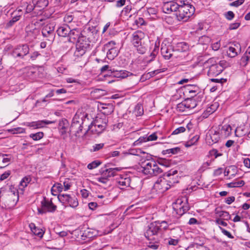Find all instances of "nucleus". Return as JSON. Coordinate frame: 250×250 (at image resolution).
Returning <instances> with one entry per match:
<instances>
[{
  "label": "nucleus",
  "instance_id": "obj_39",
  "mask_svg": "<svg viewBox=\"0 0 250 250\" xmlns=\"http://www.w3.org/2000/svg\"><path fill=\"white\" fill-rule=\"evenodd\" d=\"M148 247L153 250H157L159 247V238L153 241H150L147 245Z\"/></svg>",
  "mask_w": 250,
  "mask_h": 250
},
{
  "label": "nucleus",
  "instance_id": "obj_2",
  "mask_svg": "<svg viewBox=\"0 0 250 250\" xmlns=\"http://www.w3.org/2000/svg\"><path fill=\"white\" fill-rule=\"evenodd\" d=\"M170 173L167 174H163L162 177H160L155 182L154 185V188L159 193H163L170 188L175 183H177V180H170L168 176L170 175Z\"/></svg>",
  "mask_w": 250,
  "mask_h": 250
},
{
  "label": "nucleus",
  "instance_id": "obj_10",
  "mask_svg": "<svg viewBox=\"0 0 250 250\" xmlns=\"http://www.w3.org/2000/svg\"><path fill=\"white\" fill-rule=\"evenodd\" d=\"M43 37L47 38V40L52 42L55 38L54 26L52 24L44 25L42 30Z\"/></svg>",
  "mask_w": 250,
  "mask_h": 250
},
{
  "label": "nucleus",
  "instance_id": "obj_26",
  "mask_svg": "<svg viewBox=\"0 0 250 250\" xmlns=\"http://www.w3.org/2000/svg\"><path fill=\"white\" fill-rule=\"evenodd\" d=\"M188 44L185 42H178L173 47L172 52H175V51L180 52H185L188 49Z\"/></svg>",
  "mask_w": 250,
  "mask_h": 250
},
{
  "label": "nucleus",
  "instance_id": "obj_1",
  "mask_svg": "<svg viewBox=\"0 0 250 250\" xmlns=\"http://www.w3.org/2000/svg\"><path fill=\"white\" fill-rule=\"evenodd\" d=\"M191 1L185 0H183L182 2H165L162 6V10L167 14L173 12L178 21H187L195 11L194 7L190 3Z\"/></svg>",
  "mask_w": 250,
  "mask_h": 250
},
{
  "label": "nucleus",
  "instance_id": "obj_16",
  "mask_svg": "<svg viewBox=\"0 0 250 250\" xmlns=\"http://www.w3.org/2000/svg\"><path fill=\"white\" fill-rule=\"evenodd\" d=\"M102 50L104 52L106 51V57L110 60H113L118 54V50L117 48H109L108 45H104Z\"/></svg>",
  "mask_w": 250,
  "mask_h": 250
},
{
  "label": "nucleus",
  "instance_id": "obj_62",
  "mask_svg": "<svg viewBox=\"0 0 250 250\" xmlns=\"http://www.w3.org/2000/svg\"><path fill=\"white\" fill-rule=\"evenodd\" d=\"M240 25V23L239 22L231 23L229 25V29L230 30L236 29L239 27Z\"/></svg>",
  "mask_w": 250,
  "mask_h": 250
},
{
  "label": "nucleus",
  "instance_id": "obj_31",
  "mask_svg": "<svg viewBox=\"0 0 250 250\" xmlns=\"http://www.w3.org/2000/svg\"><path fill=\"white\" fill-rule=\"evenodd\" d=\"M181 151V148L180 147H175L163 150L162 151V154L164 155H167L171 156L172 154H176Z\"/></svg>",
  "mask_w": 250,
  "mask_h": 250
},
{
  "label": "nucleus",
  "instance_id": "obj_9",
  "mask_svg": "<svg viewBox=\"0 0 250 250\" xmlns=\"http://www.w3.org/2000/svg\"><path fill=\"white\" fill-rule=\"evenodd\" d=\"M75 118L73 119V122L70 127V131L71 133H74L76 137L80 138L81 136L84 135L87 130L84 131V133L82 132L83 126L80 122L75 120Z\"/></svg>",
  "mask_w": 250,
  "mask_h": 250
},
{
  "label": "nucleus",
  "instance_id": "obj_29",
  "mask_svg": "<svg viewBox=\"0 0 250 250\" xmlns=\"http://www.w3.org/2000/svg\"><path fill=\"white\" fill-rule=\"evenodd\" d=\"M103 115L111 114L114 111V106L112 104H104L102 107Z\"/></svg>",
  "mask_w": 250,
  "mask_h": 250
},
{
  "label": "nucleus",
  "instance_id": "obj_52",
  "mask_svg": "<svg viewBox=\"0 0 250 250\" xmlns=\"http://www.w3.org/2000/svg\"><path fill=\"white\" fill-rule=\"evenodd\" d=\"M104 144L103 143L96 144L92 146V148L90 149L91 152H95L99 150L103 147Z\"/></svg>",
  "mask_w": 250,
  "mask_h": 250
},
{
  "label": "nucleus",
  "instance_id": "obj_47",
  "mask_svg": "<svg viewBox=\"0 0 250 250\" xmlns=\"http://www.w3.org/2000/svg\"><path fill=\"white\" fill-rule=\"evenodd\" d=\"M227 53L228 56L231 58L234 57L237 54L235 48L231 46L229 48V49L227 51Z\"/></svg>",
  "mask_w": 250,
  "mask_h": 250
},
{
  "label": "nucleus",
  "instance_id": "obj_41",
  "mask_svg": "<svg viewBox=\"0 0 250 250\" xmlns=\"http://www.w3.org/2000/svg\"><path fill=\"white\" fill-rule=\"evenodd\" d=\"M80 34V31L77 29H73L72 30L70 29V32H69L68 36L70 38H73V39H76L78 38V41H79V38L81 37L79 36Z\"/></svg>",
  "mask_w": 250,
  "mask_h": 250
},
{
  "label": "nucleus",
  "instance_id": "obj_21",
  "mask_svg": "<svg viewBox=\"0 0 250 250\" xmlns=\"http://www.w3.org/2000/svg\"><path fill=\"white\" fill-rule=\"evenodd\" d=\"M11 160V156L7 154H2L0 156V168L8 166L10 164Z\"/></svg>",
  "mask_w": 250,
  "mask_h": 250
},
{
  "label": "nucleus",
  "instance_id": "obj_25",
  "mask_svg": "<svg viewBox=\"0 0 250 250\" xmlns=\"http://www.w3.org/2000/svg\"><path fill=\"white\" fill-rule=\"evenodd\" d=\"M69 32H70V28L67 25L60 27L57 30L58 35L63 37L68 36Z\"/></svg>",
  "mask_w": 250,
  "mask_h": 250
},
{
  "label": "nucleus",
  "instance_id": "obj_12",
  "mask_svg": "<svg viewBox=\"0 0 250 250\" xmlns=\"http://www.w3.org/2000/svg\"><path fill=\"white\" fill-rule=\"evenodd\" d=\"M151 44L152 42L146 39L142 42H140V43L138 44V46H135L134 47L136 48L137 51L139 53L141 54H144L148 49L151 50Z\"/></svg>",
  "mask_w": 250,
  "mask_h": 250
},
{
  "label": "nucleus",
  "instance_id": "obj_32",
  "mask_svg": "<svg viewBox=\"0 0 250 250\" xmlns=\"http://www.w3.org/2000/svg\"><path fill=\"white\" fill-rule=\"evenodd\" d=\"M215 213L219 217L222 218L224 220H229L231 219L230 215L227 211L219 210L217 208H216L215 210Z\"/></svg>",
  "mask_w": 250,
  "mask_h": 250
},
{
  "label": "nucleus",
  "instance_id": "obj_33",
  "mask_svg": "<svg viewBox=\"0 0 250 250\" xmlns=\"http://www.w3.org/2000/svg\"><path fill=\"white\" fill-rule=\"evenodd\" d=\"M158 139L156 133H153L148 136L145 135L138 138L136 141H155Z\"/></svg>",
  "mask_w": 250,
  "mask_h": 250
},
{
  "label": "nucleus",
  "instance_id": "obj_43",
  "mask_svg": "<svg viewBox=\"0 0 250 250\" xmlns=\"http://www.w3.org/2000/svg\"><path fill=\"white\" fill-rule=\"evenodd\" d=\"M29 136L34 141H38L43 137V133L42 132H39L36 133H32Z\"/></svg>",
  "mask_w": 250,
  "mask_h": 250
},
{
  "label": "nucleus",
  "instance_id": "obj_48",
  "mask_svg": "<svg viewBox=\"0 0 250 250\" xmlns=\"http://www.w3.org/2000/svg\"><path fill=\"white\" fill-rule=\"evenodd\" d=\"M250 59V58L248 56L244 54L240 60V65L243 66H246Z\"/></svg>",
  "mask_w": 250,
  "mask_h": 250
},
{
  "label": "nucleus",
  "instance_id": "obj_56",
  "mask_svg": "<svg viewBox=\"0 0 250 250\" xmlns=\"http://www.w3.org/2000/svg\"><path fill=\"white\" fill-rule=\"evenodd\" d=\"M186 131V128L185 127H184V126H180L177 128H176V129H175L172 133V135H175V134H178L180 133H182V132H184Z\"/></svg>",
  "mask_w": 250,
  "mask_h": 250
},
{
  "label": "nucleus",
  "instance_id": "obj_51",
  "mask_svg": "<svg viewBox=\"0 0 250 250\" xmlns=\"http://www.w3.org/2000/svg\"><path fill=\"white\" fill-rule=\"evenodd\" d=\"M110 170H112V168L106 169L104 170H103V174L107 176V177H113L115 175V172L114 171H111Z\"/></svg>",
  "mask_w": 250,
  "mask_h": 250
},
{
  "label": "nucleus",
  "instance_id": "obj_24",
  "mask_svg": "<svg viewBox=\"0 0 250 250\" xmlns=\"http://www.w3.org/2000/svg\"><path fill=\"white\" fill-rule=\"evenodd\" d=\"M131 179L129 177H121L118 181V183L121 189H124L130 186Z\"/></svg>",
  "mask_w": 250,
  "mask_h": 250
},
{
  "label": "nucleus",
  "instance_id": "obj_36",
  "mask_svg": "<svg viewBox=\"0 0 250 250\" xmlns=\"http://www.w3.org/2000/svg\"><path fill=\"white\" fill-rule=\"evenodd\" d=\"M188 110L193 109L198 105L197 102L196 101L195 99H193L192 98L187 99L186 100Z\"/></svg>",
  "mask_w": 250,
  "mask_h": 250
},
{
  "label": "nucleus",
  "instance_id": "obj_46",
  "mask_svg": "<svg viewBox=\"0 0 250 250\" xmlns=\"http://www.w3.org/2000/svg\"><path fill=\"white\" fill-rule=\"evenodd\" d=\"M63 189V187L61 183H56L51 188V191H58L59 192H61L62 191Z\"/></svg>",
  "mask_w": 250,
  "mask_h": 250
},
{
  "label": "nucleus",
  "instance_id": "obj_50",
  "mask_svg": "<svg viewBox=\"0 0 250 250\" xmlns=\"http://www.w3.org/2000/svg\"><path fill=\"white\" fill-rule=\"evenodd\" d=\"M222 155V153H218V150L216 149H212L210 150L208 153V157L214 156L215 158H217L219 156H221Z\"/></svg>",
  "mask_w": 250,
  "mask_h": 250
},
{
  "label": "nucleus",
  "instance_id": "obj_42",
  "mask_svg": "<svg viewBox=\"0 0 250 250\" xmlns=\"http://www.w3.org/2000/svg\"><path fill=\"white\" fill-rule=\"evenodd\" d=\"M128 72L123 71L113 72L112 75L117 78H125L128 76Z\"/></svg>",
  "mask_w": 250,
  "mask_h": 250
},
{
  "label": "nucleus",
  "instance_id": "obj_54",
  "mask_svg": "<svg viewBox=\"0 0 250 250\" xmlns=\"http://www.w3.org/2000/svg\"><path fill=\"white\" fill-rule=\"evenodd\" d=\"M30 178L25 177L21 181V185L24 188L27 186V184L30 182Z\"/></svg>",
  "mask_w": 250,
  "mask_h": 250
},
{
  "label": "nucleus",
  "instance_id": "obj_59",
  "mask_svg": "<svg viewBox=\"0 0 250 250\" xmlns=\"http://www.w3.org/2000/svg\"><path fill=\"white\" fill-rule=\"evenodd\" d=\"M159 224L161 226V228H162L160 230V232L162 231V230H166L167 229L168 225H167V222L164 221H162V222L159 221Z\"/></svg>",
  "mask_w": 250,
  "mask_h": 250
},
{
  "label": "nucleus",
  "instance_id": "obj_6",
  "mask_svg": "<svg viewBox=\"0 0 250 250\" xmlns=\"http://www.w3.org/2000/svg\"><path fill=\"white\" fill-rule=\"evenodd\" d=\"M58 198L63 205L68 204L70 207L73 208L77 207L79 205L77 199L75 196L72 197L69 194L60 193L58 195Z\"/></svg>",
  "mask_w": 250,
  "mask_h": 250
},
{
  "label": "nucleus",
  "instance_id": "obj_34",
  "mask_svg": "<svg viewBox=\"0 0 250 250\" xmlns=\"http://www.w3.org/2000/svg\"><path fill=\"white\" fill-rule=\"evenodd\" d=\"M48 4V0H39L34 5L35 8H39V10L41 11L42 10L45 8Z\"/></svg>",
  "mask_w": 250,
  "mask_h": 250
},
{
  "label": "nucleus",
  "instance_id": "obj_18",
  "mask_svg": "<svg viewBox=\"0 0 250 250\" xmlns=\"http://www.w3.org/2000/svg\"><path fill=\"white\" fill-rule=\"evenodd\" d=\"M183 201L181 199H178L176 202L173 204V208L178 215L182 216L186 212L184 210V207L182 205Z\"/></svg>",
  "mask_w": 250,
  "mask_h": 250
},
{
  "label": "nucleus",
  "instance_id": "obj_20",
  "mask_svg": "<svg viewBox=\"0 0 250 250\" xmlns=\"http://www.w3.org/2000/svg\"><path fill=\"white\" fill-rule=\"evenodd\" d=\"M65 123L64 122H61L59 124L60 126V133L61 135L62 139H73L71 137L70 138V133L67 131V128L65 126Z\"/></svg>",
  "mask_w": 250,
  "mask_h": 250
},
{
  "label": "nucleus",
  "instance_id": "obj_40",
  "mask_svg": "<svg viewBox=\"0 0 250 250\" xmlns=\"http://www.w3.org/2000/svg\"><path fill=\"white\" fill-rule=\"evenodd\" d=\"M245 184V182L243 180H241L238 182H234L227 184L229 188H236L242 187Z\"/></svg>",
  "mask_w": 250,
  "mask_h": 250
},
{
  "label": "nucleus",
  "instance_id": "obj_55",
  "mask_svg": "<svg viewBox=\"0 0 250 250\" xmlns=\"http://www.w3.org/2000/svg\"><path fill=\"white\" fill-rule=\"evenodd\" d=\"M225 17L227 20L230 21L234 18V14L233 12L229 11L225 14Z\"/></svg>",
  "mask_w": 250,
  "mask_h": 250
},
{
  "label": "nucleus",
  "instance_id": "obj_60",
  "mask_svg": "<svg viewBox=\"0 0 250 250\" xmlns=\"http://www.w3.org/2000/svg\"><path fill=\"white\" fill-rule=\"evenodd\" d=\"M219 228L221 230L222 232L225 235L227 236L229 238H231V239H232L234 238V237L232 235V234L229 231L225 229H224L222 228L221 227H219Z\"/></svg>",
  "mask_w": 250,
  "mask_h": 250
},
{
  "label": "nucleus",
  "instance_id": "obj_17",
  "mask_svg": "<svg viewBox=\"0 0 250 250\" xmlns=\"http://www.w3.org/2000/svg\"><path fill=\"white\" fill-rule=\"evenodd\" d=\"M222 72V68L220 65L216 64H212L209 68L208 75L210 77H216Z\"/></svg>",
  "mask_w": 250,
  "mask_h": 250
},
{
  "label": "nucleus",
  "instance_id": "obj_13",
  "mask_svg": "<svg viewBox=\"0 0 250 250\" xmlns=\"http://www.w3.org/2000/svg\"><path fill=\"white\" fill-rule=\"evenodd\" d=\"M155 164L154 161H149L148 160L142 162L141 164V168H142V171L145 174H149L152 176L153 172V167Z\"/></svg>",
  "mask_w": 250,
  "mask_h": 250
},
{
  "label": "nucleus",
  "instance_id": "obj_4",
  "mask_svg": "<svg viewBox=\"0 0 250 250\" xmlns=\"http://www.w3.org/2000/svg\"><path fill=\"white\" fill-rule=\"evenodd\" d=\"M81 37L79 38V42L87 40L88 42H94L98 37V30L94 26L84 29L82 33Z\"/></svg>",
  "mask_w": 250,
  "mask_h": 250
},
{
  "label": "nucleus",
  "instance_id": "obj_61",
  "mask_svg": "<svg viewBox=\"0 0 250 250\" xmlns=\"http://www.w3.org/2000/svg\"><path fill=\"white\" fill-rule=\"evenodd\" d=\"M245 0H237L233 2L230 3V5L231 6L238 7L239 5L243 4Z\"/></svg>",
  "mask_w": 250,
  "mask_h": 250
},
{
  "label": "nucleus",
  "instance_id": "obj_58",
  "mask_svg": "<svg viewBox=\"0 0 250 250\" xmlns=\"http://www.w3.org/2000/svg\"><path fill=\"white\" fill-rule=\"evenodd\" d=\"M216 108V105L214 104L210 105V106L208 107L207 110L206 111L208 112L209 114H211L213 113L215 110Z\"/></svg>",
  "mask_w": 250,
  "mask_h": 250
},
{
  "label": "nucleus",
  "instance_id": "obj_30",
  "mask_svg": "<svg viewBox=\"0 0 250 250\" xmlns=\"http://www.w3.org/2000/svg\"><path fill=\"white\" fill-rule=\"evenodd\" d=\"M32 232L36 236L42 238L44 233V231L41 229L36 227L34 224L31 223L29 225Z\"/></svg>",
  "mask_w": 250,
  "mask_h": 250
},
{
  "label": "nucleus",
  "instance_id": "obj_15",
  "mask_svg": "<svg viewBox=\"0 0 250 250\" xmlns=\"http://www.w3.org/2000/svg\"><path fill=\"white\" fill-rule=\"evenodd\" d=\"M145 34L141 31H137L135 32L131 36V43L134 46H138L140 42H142L145 40Z\"/></svg>",
  "mask_w": 250,
  "mask_h": 250
},
{
  "label": "nucleus",
  "instance_id": "obj_38",
  "mask_svg": "<svg viewBox=\"0 0 250 250\" xmlns=\"http://www.w3.org/2000/svg\"><path fill=\"white\" fill-rule=\"evenodd\" d=\"M134 113L136 116H141L144 113V109L141 104H137L134 108Z\"/></svg>",
  "mask_w": 250,
  "mask_h": 250
},
{
  "label": "nucleus",
  "instance_id": "obj_37",
  "mask_svg": "<svg viewBox=\"0 0 250 250\" xmlns=\"http://www.w3.org/2000/svg\"><path fill=\"white\" fill-rule=\"evenodd\" d=\"M187 103L186 101L185 100L184 101L178 104L177 105V110L180 112L186 111L188 110Z\"/></svg>",
  "mask_w": 250,
  "mask_h": 250
},
{
  "label": "nucleus",
  "instance_id": "obj_64",
  "mask_svg": "<svg viewBox=\"0 0 250 250\" xmlns=\"http://www.w3.org/2000/svg\"><path fill=\"white\" fill-rule=\"evenodd\" d=\"M215 223L217 225H222V226H223L224 227H226L228 225V224H227V223L226 222H225L222 219H220V218L216 219L215 220Z\"/></svg>",
  "mask_w": 250,
  "mask_h": 250
},
{
  "label": "nucleus",
  "instance_id": "obj_53",
  "mask_svg": "<svg viewBox=\"0 0 250 250\" xmlns=\"http://www.w3.org/2000/svg\"><path fill=\"white\" fill-rule=\"evenodd\" d=\"M24 129L21 127H16L14 128L11 129L9 130V131L12 134H18L24 132Z\"/></svg>",
  "mask_w": 250,
  "mask_h": 250
},
{
  "label": "nucleus",
  "instance_id": "obj_8",
  "mask_svg": "<svg viewBox=\"0 0 250 250\" xmlns=\"http://www.w3.org/2000/svg\"><path fill=\"white\" fill-rule=\"evenodd\" d=\"M29 48L27 44H22L17 46L13 51L12 55L14 57L23 58L29 53Z\"/></svg>",
  "mask_w": 250,
  "mask_h": 250
},
{
  "label": "nucleus",
  "instance_id": "obj_57",
  "mask_svg": "<svg viewBox=\"0 0 250 250\" xmlns=\"http://www.w3.org/2000/svg\"><path fill=\"white\" fill-rule=\"evenodd\" d=\"M217 65H219L222 68V71L223 70L229 66V63L225 60L220 61L219 63H216Z\"/></svg>",
  "mask_w": 250,
  "mask_h": 250
},
{
  "label": "nucleus",
  "instance_id": "obj_44",
  "mask_svg": "<svg viewBox=\"0 0 250 250\" xmlns=\"http://www.w3.org/2000/svg\"><path fill=\"white\" fill-rule=\"evenodd\" d=\"M170 173V175H169L168 177L169 178V179H170V180H172V179L173 178V180H178V176L177 175H176L177 173H178V171L177 170H170L168 171H167V172H166L164 174H167L168 173Z\"/></svg>",
  "mask_w": 250,
  "mask_h": 250
},
{
  "label": "nucleus",
  "instance_id": "obj_35",
  "mask_svg": "<svg viewBox=\"0 0 250 250\" xmlns=\"http://www.w3.org/2000/svg\"><path fill=\"white\" fill-rule=\"evenodd\" d=\"M141 153H145V152L142 151L141 149H129L128 151L124 152L125 156L132 155L138 156Z\"/></svg>",
  "mask_w": 250,
  "mask_h": 250
},
{
  "label": "nucleus",
  "instance_id": "obj_23",
  "mask_svg": "<svg viewBox=\"0 0 250 250\" xmlns=\"http://www.w3.org/2000/svg\"><path fill=\"white\" fill-rule=\"evenodd\" d=\"M232 128L229 125H225L221 128L220 131V135L221 138L224 139L229 136L231 133Z\"/></svg>",
  "mask_w": 250,
  "mask_h": 250
},
{
  "label": "nucleus",
  "instance_id": "obj_14",
  "mask_svg": "<svg viewBox=\"0 0 250 250\" xmlns=\"http://www.w3.org/2000/svg\"><path fill=\"white\" fill-rule=\"evenodd\" d=\"M186 90L191 94V96L193 97V95L198 94V97L200 99H203V94L201 91L200 88L195 84H187L185 86Z\"/></svg>",
  "mask_w": 250,
  "mask_h": 250
},
{
  "label": "nucleus",
  "instance_id": "obj_27",
  "mask_svg": "<svg viewBox=\"0 0 250 250\" xmlns=\"http://www.w3.org/2000/svg\"><path fill=\"white\" fill-rule=\"evenodd\" d=\"M12 19L10 20L6 24L7 28L12 26L17 21L20 20V15L17 12H13L11 14Z\"/></svg>",
  "mask_w": 250,
  "mask_h": 250
},
{
  "label": "nucleus",
  "instance_id": "obj_28",
  "mask_svg": "<svg viewBox=\"0 0 250 250\" xmlns=\"http://www.w3.org/2000/svg\"><path fill=\"white\" fill-rule=\"evenodd\" d=\"M151 47V49L152 50L149 55V57L151 58V59L148 61L149 62L152 61L154 59L158 54L159 50V45L157 44L156 42H153V41H152Z\"/></svg>",
  "mask_w": 250,
  "mask_h": 250
},
{
  "label": "nucleus",
  "instance_id": "obj_3",
  "mask_svg": "<svg viewBox=\"0 0 250 250\" xmlns=\"http://www.w3.org/2000/svg\"><path fill=\"white\" fill-rule=\"evenodd\" d=\"M159 221H156L150 223L147 227L144 235L145 237L149 241H153L158 238V234L162 229Z\"/></svg>",
  "mask_w": 250,
  "mask_h": 250
},
{
  "label": "nucleus",
  "instance_id": "obj_45",
  "mask_svg": "<svg viewBox=\"0 0 250 250\" xmlns=\"http://www.w3.org/2000/svg\"><path fill=\"white\" fill-rule=\"evenodd\" d=\"M153 168V171L152 172V176H157L163 172L162 169L157 164H156L155 163Z\"/></svg>",
  "mask_w": 250,
  "mask_h": 250
},
{
  "label": "nucleus",
  "instance_id": "obj_63",
  "mask_svg": "<svg viewBox=\"0 0 250 250\" xmlns=\"http://www.w3.org/2000/svg\"><path fill=\"white\" fill-rule=\"evenodd\" d=\"M10 174H11V171L10 170L5 171L4 173H3V174H2L0 175V180L3 181V180L6 179V178H7L8 177V176L10 175Z\"/></svg>",
  "mask_w": 250,
  "mask_h": 250
},
{
  "label": "nucleus",
  "instance_id": "obj_19",
  "mask_svg": "<svg viewBox=\"0 0 250 250\" xmlns=\"http://www.w3.org/2000/svg\"><path fill=\"white\" fill-rule=\"evenodd\" d=\"M19 200L18 192H13L11 191L7 197V202L9 205L13 206L15 205Z\"/></svg>",
  "mask_w": 250,
  "mask_h": 250
},
{
  "label": "nucleus",
  "instance_id": "obj_5",
  "mask_svg": "<svg viewBox=\"0 0 250 250\" xmlns=\"http://www.w3.org/2000/svg\"><path fill=\"white\" fill-rule=\"evenodd\" d=\"M41 208H38L39 214H42L47 212H54L57 209V206L55 205L51 200H49L45 197L41 202Z\"/></svg>",
  "mask_w": 250,
  "mask_h": 250
},
{
  "label": "nucleus",
  "instance_id": "obj_22",
  "mask_svg": "<svg viewBox=\"0 0 250 250\" xmlns=\"http://www.w3.org/2000/svg\"><path fill=\"white\" fill-rule=\"evenodd\" d=\"M171 46H170V48H169L166 45H162L161 54L165 59L169 60L172 57V56H173V54L171 52Z\"/></svg>",
  "mask_w": 250,
  "mask_h": 250
},
{
  "label": "nucleus",
  "instance_id": "obj_49",
  "mask_svg": "<svg viewBox=\"0 0 250 250\" xmlns=\"http://www.w3.org/2000/svg\"><path fill=\"white\" fill-rule=\"evenodd\" d=\"M101 164V162L99 161L96 160L93 161L92 163L89 164L87 166V168L89 169H92L97 167Z\"/></svg>",
  "mask_w": 250,
  "mask_h": 250
},
{
  "label": "nucleus",
  "instance_id": "obj_7",
  "mask_svg": "<svg viewBox=\"0 0 250 250\" xmlns=\"http://www.w3.org/2000/svg\"><path fill=\"white\" fill-rule=\"evenodd\" d=\"M107 123L108 119L106 116L104 115H98L91 124V126H89L88 129L91 130L92 132H94L93 128H96V126H100L102 128L101 130H104L106 128Z\"/></svg>",
  "mask_w": 250,
  "mask_h": 250
},
{
  "label": "nucleus",
  "instance_id": "obj_11",
  "mask_svg": "<svg viewBox=\"0 0 250 250\" xmlns=\"http://www.w3.org/2000/svg\"><path fill=\"white\" fill-rule=\"evenodd\" d=\"M54 121L48 120H39L36 122H26L24 125L33 129H38L44 127L46 125L54 123Z\"/></svg>",
  "mask_w": 250,
  "mask_h": 250
}]
</instances>
